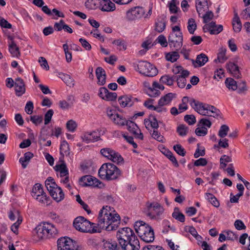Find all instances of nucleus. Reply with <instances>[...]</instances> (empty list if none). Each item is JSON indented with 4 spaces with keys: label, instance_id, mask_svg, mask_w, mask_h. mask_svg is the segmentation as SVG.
<instances>
[{
    "label": "nucleus",
    "instance_id": "412c9836",
    "mask_svg": "<svg viewBox=\"0 0 250 250\" xmlns=\"http://www.w3.org/2000/svg\"><path fill=\"white\" fill-rule=\"evenodd\" d=\"M100 8L102 11L112 12L115 10V4L110 0H101L100 2Z\"/></svg>",
    "mask_w": 250,
    "mask_h": 250
},
{
    "label": "nucleus",
    "instance_id": "ea45409f",
    "mask_svg": "<svg viewBox=\"0 0 250 250\" xmlns=\"http://www.w3.org/2000/svg\"><path fill=\"white\" fill-rule=\"evenodd\" d=\"M43 192L44 191L43 190L42 186L41 184L37 183L34 185L32 189V196L34 198H35L37 196H39V195L43 193Z\"/></svg>",
    "mask_w": 250,
    "mask_h": 250
},
{
    "label": "nucleus",
    "instance_id": "a18cd8bd",
    "mask_svg": "<svg viewBox=\"0 0 250 250\" xmlns=\"http://www.w3.org/2000/svg\"><path fill=\"white\" fill-rule=\"evenodd\" d=\"M188 30L190 34H193L197 28L195 21L193 18H190L188 22Z\"/></svg>",
    "mask_w": 250,
    "mask_h": 250
},
{
    "label": "nucleus",
    "instance_id": "69168bd1",
    "mask_svg": "<svg viewBox=\"0 0 250 250\" xmlns=\"http://www.w3.org/2000/svg\"><path fill=\"white\" fill-rule=\"evenodd\" d=\"M100 152L103 156L108 158L112 153H113V150L110 148H104L101 149Z\"/></svg>",
    "mask_w": 250,
    "mask_h": 250
},
{
    "label": "nucleus",
    "instance_id": "c03bdc74",
    "mask_svg": "<svg viewBox=\"0 0 250 250\" xmlns=\"http://www.w3.org/2000/svg\"><path fill=\"white\" fill-rule=\"evenodd\" d=\"M112 153V154H111L108 158L109 160H110L112 162L117 164H119L123 161L124 159L123 157L118 152H117L113 150V153Z\"/></svg>",
    "mask_w": 250,
    "mask_h": 250
},
{
    "label": "nucleus",
    "instance_id": "864d4df0",
    "mask_svg": "<svg viewBox=\"0 0 250 250\" xmlns=\"http://www.w3.org/2000/svg\"><path fill=\"white\" fill-rule=\"evenodd\" d=\"M229 131V127L228 125H223L221 126L218 132V135L221 138H224L228 134V133Z\"/></svg>",
    "mask_w": 250,
    "mask_h": 250
},
{
    "label": "nucleus",
    "instance_id": "4c0bfd02",
    "mask_svg": "<svg viewBox=\"0 0 250 250\" xmlns=\"http://www.w3.org/2000/svg\"><path fill=\"white\" fill-rule=\"evenodd\" d=\"M172 216L180 222L183 223L185 221V215L180 211L179 208L178 207L174 208V211L172 214Z\"/></svg>",
    "mask_w": 250,
    "mask_h": 250
},
{
    "label": "nucleus",
    "instance_id": "cd10ccee",
    "mask_svg": "<svg viewBox=\"0 0 250 250\" xmlns=\"http://www.w3.org/2000/svg\"><path fill=\"white\" fill-rule=\"evenodd\" d=\"M232 24L234 31L236 33L240 32L242 29V23L237 13L234 14Z\"/></svg>",
    "mask_w": 250,
    "mask_h": 250
},
{
    "label": "nucleus",
    "instance_id": "9d476101",
    "mask_svg": "<svg viewBox=\"0 0 250 250\" xmlns=\"http://www.w3.org/2000/svg\"><path fill=\"white\" fill-rule=\"evenodd\" d=\"M58 250H78L76 242L68 237H62L57 241Z\"/></svg>",
    "mask_w": 250,
    "mask_h": 250
},
{
    "label": "nucleus",
    "instance_id": "13d9d810",
    "mask_svg": "<svg viewBox=\"0 0 250 250\" xmlns=\"http://www.w3.org/2000/svg\"><path fill=\"white\" fill-rule=\"evenodd\" d=\"M117 97V94L115 92H107L106 97L103 98V100L107 101H113L116 100Z\"/></svg>",
    "mask_w": 250,
    "mask_h": 250
},
{
    "label": "nucleus",
    "instance_id": "72a5a7b5",
    "mask_svg": "<svg viewBox=\"0 0 250 250\" xmlns=\"http://www.w3.org/2000/svg\"><path fill=\"white\" fill-rule=\"evenodd\" d=\"M59 77L67 84V85L73 86L74 85V81L70 75L64 73H60Z\"/></svg>",
    "mask_w": 250,
    "mask_h": 250
},
{
    "label": "nucleus",
    "instance_id": "c85d7f7f",
    "mask_svg": "<svg viewBox=\"0 0 250 250\" xmlns=\"http://www.w3.org/2000/svg\"><path fill=\"white\" fill-rule=\"evenodd\" d=\"M103 242V247L105 250H122L117 243L114 241L104 240Z\"/></svg>",
    "mask_w": 250,
    "mask_h": 250
},
{
    "label": "nucleus",
    "instance_id": "bf43d9fd",
    "mask_svg": "<svg viewBox=\"0 0 250 250\" xmlns=\"http://www.w3.org/2000/svg\"><path fill=\"white\" fill-rule=\"evenodd\" d=\"M63 48L65 55V58L67 62H69L72 60L71 53L68 51V46L66 43L63 44Z\"/></svg>",
    "mask_w": 250,
    "mask_h": 250
},
{
    "label": "nucleus",
    "instance_id": "c756f323",
    "mask_svg": "<svg viewBox=\"0 0 250 250\" xmlns=\"http://www.w3.org/2000/svg\"><path fill=\"white\" fill-rule=\"evenodd\" d=\"M176 77L174 75L170 76L169 75H165L160 79V82L163 84H167L168 86H171L173 84Z\"/></svg>",
    "mask_w": 250,
    "mask_h": 250
},
{
    "label": "nucleus",
    "instance_id": "39448f33",
    "mask_svg": "<svg viewBox=\"0 0 250 250\" xmlns=\"http://www.w3.org/2000/svg\"><path fill=\"white\" fill-rule=\"evenodd\" d=\"M98 173L102 179L112 180L118 178L121 175V171L114 164L108 163L101 166Z\"/></svg>",
    "mask_w": 250,
    "mask_h": 250
},
{
    "label": "nucleus",
    "instance_id": "8fccbe9b",
    "mask_svg": "<svg viewBox=\"0 0 250 250\" xmlns=\"http://www.w3.org/2000/svg\"><path fill=\"white\" fill-rule=\"evenodd\" d=\"M76 201L81 205L83 209L89 214L91 213V210L89 208L88 206L85 204L81 199L80 196L78 194L76 196Z\"/></svg>",
    "mask_w": 250,
    "mask_h": 250
},
{
    "label": "nucleus",
    "instance_id": "37998d69",
    "mask_svg": "<svg viewBox=\"0 0 250 250\" xmlns=\"http://www.w3.org/2000/svg\"><path fill=\"white\" fill-rule=\"evenodd\" d=\"M180 57V55L178 51H172L167 53L166 55V59L167 61L171 62H176Z\"/></svg>",
    "mask_w": 250,
    "mask_h": 250
},
{
    "label": "nucleus",
    "instance_id": "4468645a",
    "mask_svg": "<svg viewBox=\"0 0 250 250\" xmlns=\"http://www.w3.org/2000/svg\"><path fill=\"white\" fill-rule=\"evenodd\" d=\"M81 185L83 187L93 186L100 188L102 183L97 178L91 176L85 175L82 177L80 180Z\"/></svg>",
    "mask_w": 250,
    "mask_h": 250
},
{
    "label": "nucleus",
    "instance_id": "774afa93",
    "mask_svg": "<svg viewBox=\"0 0 250 250\" xmlns=\"http://www.w3.org/2000/svg\"><path fill=\"white\" fill-rule=\"evenodd\" d=\"M234 225L237 230L245 229L246 228V226L241 220H236L234 222Z\"/></svg>",
    "mask_w": 250,
    "mask_h": 250
},
{
    "label": "nucleus",
    "instance_id": "6ab92c4d",
    "mask_svg": "<svg viewBox=\"0 0 250 250\" xmlns=\"http://www.w3.org/2000/svg\"><path fill=\"white\" fill-rule=\"evenodd\" d=\"M107 116L114 123L120 125H125L127 120L117 113H113L112 110L107 111Z\"/></svg>",
    "mask_w": 250,
    "mask_h": 250
},
{
    "label": "nucleus",
    "instance_id": "e2e57ef3",
    "mask_svg": "<svg viewBox=\"0 0 250 250\" xmlns=\"http://www.w3.org/2000/svg\"><path fill=\"white\" fill-rule=\"evenodd\" d=\"M184 120L189 125H192L196 123V118L193 115H186L184 117Z\"/></svg>",
    "mask_w": 250,
    "mask_h": 250
},
{
    "label": "nucleus",
    "instance_id": "f704fd0d",
    "mask_svg": "<svg viewBox=\"0 0 250 250\" xmlns=\"http://www.w3.org/2000/svg\"><path fill=\"white\" fill-rule=\"evenodd\" d=\"M60 154L62 156H67L70 153L69 145L66 141H63L61 143L60 147Z\"/></svg>",
    "mask_w": 250,
    "mask_h": 250
},
{
    "label": "nucleus",
    "instance_id": "c9c22d12",
    "mask_svg": "<svg viewBox=\"0 0 250 250\" xmlns=\"http://www.w3.org/2000/svg\"><path fill=\"white\" fill-rule=\"evenodd\" d=\"M55 169L56 171L60 172L61 177H64L68 175V171L64 163H62L60 165H57L55 166Z\"/></svg>",
    "mask_w": 250,
    "mask_h": 250
},
{
    "label": "nucleus",
    "instance_id": "e433bc0d",
    "mask_svg": "<svg viewBox=\"0 0 250 250\" xmlns=\"http://www.w3.org/2000/svg\"><path fill=\"white\" fill-rule=\"evenodd\" d=\"M152 118L151 120L147 119H145L144 123L146 127L147 128L148 126L150 125L153 129H157L159 127L158 121L155 117L152 116Z\"/></svg>",
    "mask_w": 250,
    "mask_h": 250
},
{
    "label": "nucleus",
    "instance_id": "6e6d98bb",
    "mask_svg": "<svg viewBox=\"0 0 250 250\" xmlns=\"http://www.w3.org/2000/svg\"><path fill=\"white\" fill-rule=\"evenodd\" d=\"M77 126V125L76 122L72 120L68 121L66 123V128L68 131L71 132H74Z\"/></svg>",
    "mask_w": 250,
    "mask_h": 250
},
{
    "label": "nucleus",
    "instance_id": "4be33fe9",
    "mask_svg": "<svg viewBox=\"0 0 250 250\" xmlns=\"http://www.w3.org/2000/svg\"><path fill=\"white\" fill-rule=\"evenodd\" d=\"M96 76L98 79L97 83L99 85H104L106 83V73L101 67H98L96 69Z\"/></svg>",
    "mask_w": 250,
    "mask_h": 250
},
{
    "label": "nucleus",
    "instance_id": "de8ad7c7",
    "mask_svg": "<svg viewBox=\"0 0 250 250\" xmlns=\"http://www.w3.org/2000/svg\"><path fill=\"white\" fill-rule=\"evenodd\" d=\"M45 185L49 192L57 186L54 179L51 177H49L46 179L45 182Z\"/></svg>",
    "mask_w": 250,
    "mask_h": 250
},
{
    "label": "nucleus",
    "instance_id": "4d7b16f0",
    "mask_svg": "<svg viewBox=\"0 0 250 250\" xmlns=\"http://www.w3.org/2000/svg\"><path fill=\"white\" fill-rule=\"evenodd\" d=\"M30 121L36 125H37L42 122V117L39 115L31 116L30 117Z\"/></svg>",
    "mask_w": 250,
    "mask_h": 250
},
{
    "label": "nucleus",
    "instance_id": "423d86ee",
    "mask_svg": "<svg viewBox=\"0 0 250 250\" xmlns=\"http://www.w3.org/2000/svg\"><path fill=\"white\" fill-rule=\"evenodd\" d=\"M73 226L77 230L82 232L93 233L99 231L96 227V224L91 223L83 216L76 218Z\"/></svg>",
    "mask_w": 250,
    "mask_h": 250
},
{
    "label": "nucleus",
    "instance_id": "052dcab7",
    "mask_svg": "<svg viewBox=\"0 0 250 250\" xmlns=\"http://www.w3.org/2000/svg\"><path fill=\"white\" fill-rule=\"evenodd\" d=\"M54 111L52 109H49L45 114L44 115V124L48 125L51 121L52 117L53 115Z\"/></svg>",
    "mask_w": 250,
    "mask_h": 250
},
{
    "label": "nucleus",
    "instance_id": "6e6552de",
    "mask_svg": "<svg viewBox=\"0 0 250 250\" xmlns=\"http://www.w3.org/2000/svg\"><path fill=\"white\" fill-rule=\"evenodd\" d=\"M135 70L147 77H154L158 74L157 69L146 61H140L135 65Z\"/></svg>",
    "mask_w": 250,
    "mask_h": 250
},
{
    "label": "nucleus",
    "instance_id": "bb28decb",
    "mask_svg": "<svg viewBox=\"0 0 250 250\" xmlns=\"http://www.w3.org/2000/svg\"><path fill=\"white\" fill-rule=\"evenodd\" d=\"M176 94L172 93H168L164 96L161 97L158 101V105L163 106L169 104L172 99L175 97Z\"/></svg>",
    "mask_w": 250,
    "mask_h": 250
},
{
    "label": "nucleus",
    "instance_id": "f3484780",
    "mask_svg": "<svg viewBox=\"0 0 250 250\" xmlns=\"http://www.w3.org/2000/svg\"><path fill=\"white\" fill-rule=\"evenodd\" d=\"M83 142L89 143L91 142L97 141L100 139V135L98 131L85 132L82 137Z\"/></svg>",
    "mask_w": 250,
    "mask_h": 250
},
{
    "label": "nucleus",
    "instance_id": "473e14b6",
    "mask_svg": "<svg viewBox=\"0 0 250 250\" xmlns=\"http://www.w3.org/2000/svg\"><path fill=\"white\" fill-rule=\"evenodd\" d=\"M33 156V154L31 152H27L24 154L23 157L20 158L19 162L21 164L23 168H25L27 167V164L26 163H28Z\"/></svg>",
    "mask_w": 250,
    "mask_h": 250
},
{
    "label": "nucleus",
    "instance_id": "79ce46f5",
    "mask_svg": "<svg viewBox=\"0 0 250 250\" xmlns=\"http://www.w3.org/2000/svg\"><path fill=\"white\" fill-rule=\"evenodd\" d=\"M207 199L215 208H218L220 203L217 199L212 194L210 193H206Z\"/></svg>",
    "mask_w": 250,
    "mask_h": 250
},
{
    "label": "nucleus",
    "instance_id": "3c124183",
    "mask_svg": "<svg viewBox=\"0 0 250 250\" xmlns=\"http://www.w3.org/2000/svg\"><path fill=\"white\" fill-rule=\"evenodd\" d=\"M226 49L224 48H221L219 49V52L218 53L217 60L220 62H224L227 58L226 57Z\"/></svg>",
    "mask_w": 250,
    "mask_h": 250
},
{
    "label": "nucleus",
    "instance_id": "7c9ffc66",
    "mask_svg": "<svg viewBox=\"0 0 250 250\" xmlns=\"http://www.w3.org/2000/svg\"><path fill=\"white\" fill-rule=\"evenodd\" d=\"M207 5V0H196V9L199 15L205 11L204 8Z\"/></svg>",
    "mask_w": 250,
    "mask_h": 250
},
{
    "label": "nucleus",
    "instance_id": "f257e3e1",
    "mask_svg": "<svg viewBox=\"0 0 250 250\" xmlns=\"http://www.w3.org/2000/svg\"><path fill=\"white\" fill-rule=\"evenodd\" d=\"M120 217L115 213L113 208L106 206L103 207L99 213L98 223L96 227L98 229L97 232H101L102 229L112 231L117 229L120 224Z\"/></svg>",
    "mask_w": 250,
    "mask_h": 250
},
{
    "label": "nucleus",
    "instance_id": "5fc2aeb1",
    "mask_svg": "<svg viewBox=\"0 0 250 250\" xmlns=\"http://www.w3.org/2000/svg\"><path fill=\"white\" fill-rule=\"evenodd\" d=\"M173 149L179 155L184 156L186 155V151L185 149L180 145L177 144L174 145L173 146Z\"/></svg>",
    "mask_w": 250,
    "mask_h": 250
},
{
    "label": "nucleus",
    "instance_id": "dca6fc26",
    "mask_svg": "<svg viewBox=\"0 0 250 250\" xmlns=\"http://www.w3.org/2000/svg\"><path fill=\"white\" fill-rule=\"evenodd\" d=\"M118 101L121 106L123 107L126 106L131 107L135 102L138 101V99L130 95H125L120 96L118 98Z\"/></svg>",
    "mask_w": 250,
    "mask_h": 250
},
{
    "label": "nucleus",
    "instance_id": "20e7f679",
    "mask_svg": "<svg viewBox=\"0 0 250 250\" xmlns=\"http://www.w3.org/2000/svg\"><path fill=\"white\" fill-rule=\"evenodd\" d=\"M134 229L141 239L146 243L152 242L154 240L153 229L143 221H137L134 224Z\"/></svg>",
    "mask_w": 250,
    "mask_h": 250
},
{
    "label": "nucleus",
    "instance_id": "49530a36",
    "mask_svg": "<svg viewBox=\"0 0 250 250\" xmlns=\"http://www.w3.org/2000/svg\"><path fill=\"white\" fill-rule=\"evenodd\" d=\"M226 86L232 90H235L237 88V85L236 82L233 79L230 78H227L225 81Z\"/></svg>",
    "mask_w": 250,
    "mask_h": 250
},
{
    "label": "nucleus",
    "instance_id": "393cba45",
    "mask_svg": "<svg viewBox=\"0 0 250 250\" xmlns=\"http://www.w3.org/2000/svg\"><path fill=\"white\" fill-rule=\"evenodd\" d=\"M189 75V72L188 70L183 71L181 74L175 76V80L177 82V85L180 88H184L186 84V79Z\"/></svg>",
    "mask_w": 250,
    "mask_h": 250
},
{
    "label": "nucleus",
    "instance_id": "ddd939ff",
    "mask_svg": "<svg viewBox=\"0 0 250 250\" xmlns=\"http://www.w3.org/2000/svg\"><path fill=\"white\" fill-rule=\"evenodd\" d=\"M145 10L142 7H135L126 12V18L128 21H133L141 18L145 14Z\"/></svg>",
    "mask_w": 250,
    "mask_h": 250
},
{
    "label": "nucleus",
    "instance_id": "680f3d73",
    "mask_svg": "<svg viewBox=\"0 0 250 250\" xmlns=\"http://www.w3.org/2000/svg\"><path fill=\"white\" fill-rule=\"evenodd\" d=\"M213 17L214 14L212 11H207L203 16V22L206 23H208L209 21L213 19Z\"/></svg>",
    "mask_w": 250,
    "mask_h": 250
},
{
    "label": "nucleus",
    "instance_id": "1a4fd4ad",
    "mask_svg": "<svg viewBox=\"0 0 250 250\" xmlns=\"http://www.w3.org/2000/svg\"><path fill=\"white\" fill-rule=\"evenodd\" d=\"M168 41L170 47L178 51L183 45L182 32L170 33L168 37Z\"/></svg>",
    "mask_w": 250,
    "mask_h": 250
},
{
    "label": "nucleus",
    "instance_id": "603ef678",
    "mask_svg": "<svg viewBox=\"0 0 250 250\" xmlns=\"http://www.w3.org/2000/svg\"><path fill=\"white\" fill-rule=\"evenodd\" d=\"M9 218L12 220H15L16 218H17V219L19 218H22V217L20 215V211L17 209H13L12 210H10L8 213Z\"/></svg>",
    "mask_w": 250,
    "mask_h": 250
},
{
    "label": "nucleus",
    "instance_id": "2eb2a0df",
    "mask_svg": "<svg viewBox=\"0 0 250 250\" xmlns=\"http://www.w3.org/2000/svg\"><path fill=\"white\" fill-rule=\"evenodd\" d=\"M125 125L127 126L128 131L134 134L136 138L140 140L143 139V134L141 133V130L135 123L131 121L127 120Z\"/></svg>",
    "mask_w": 250,
    "mask_h": 250
},
{
    "label": "nucleus",
    "instance_id": "58836bf2",
    "mask_svg": "<svg viewBox=\"0 0 250 250\" xmlns=\"http://www.w3.org/2000/svg\"><path fill=\"white\" fill-rule=\"evenodd\" d=\"M9 50L13 57H18L20 55L19 48L14 41L9 43Z\"/></svg>",
    "mask_w": 250,
    "mask_h": 250
},
{
    "label": "nucleus",
    "instance_id": "f8f14e48",
    "mask_svg": "<svg viewBox=\"0 0 250 250\" xmlns=\"http://www.w3.org/2000/svg\"><path fill=\"white\" fill-rule=\"evenodd\" d=\"M122 250H139L140 246L137 236L125 240L124 245H120Z\"/></svg>",
    "mask_w": 250,
    "mask_h": 250
},
{
    "label": "nucleus",
    "instance_id": "f03ea898",
    "mask_svg": "<svg viewBox=\"0 0 250 250\" xmlns=\"http://www.w3.org/2000/svg\"><path fill=\"white\" fill-rule=\"evenodd\" d=\"M58 233L56 227L49 222H43L38 225L33 231L34 239L37 241L54 237Z\"/></svg>",
    "mask_w": 250,
    "mask_h": 250
},
{
    "label": "nucleus",
    "instance_id": "b1692460",
    "mask_svg": "<svg viewBox=\"0 0 250 250\" xmlns=\"http://www.w3.org/2000/svg\"><path fill=\"white\" fill-rule=\"evenodd\" d=\"M227 70L235 78L241 77V73L237 65L232 62H229L227 64Z\"/></svg>",
    "mask_w": 250,
    "mask_h": 250
},
{
    "label": "nucleus",
    "instance_id": "0e129e2a",
    "mask_svg": "<svg viewBox=\"0 0 250 250\" xmlns=\"http://www.w3.org/2000/svg\"><path fill=\"white\" fill-rule=\"evenodd\" d=\"M22 220V218H19V219H17V222L11 226V229L14 233H18L19 227L21 224Z\"/></svg>",
    "mask_w": 250,
    "mask_h": 250
},
{
    "label": "nucleus",
    "instance_id": "2f4dec72",
    "mask_svg": "<svg viewBox=\"0 0 250 250\" xmlns=\"http://www.w3.org/2000/svg\"><path fill=\"white\" fill-rule=\"evenodd\" d=\"M166 17H163L160 20L158 21L155 22V30L159 33L162 32L166 28Z\"/></svg>",
    "mask_w": 250,
    "mask_h": 250
},
{
    "label": "nucleus",
    "instance_id": "a19ab883",
    "mask_svg": "<svg viewBox=\"0 0 250 250\" xmlns=\"http://www.w3.org/2000/svg\"><path fill=\"white\" fill-rule=\"evenodd\" d=\"M189 100V98L188 97L185 96L182 99V103L179 104L178 109L180 111V112L182 113L186 110L188 109V102L190 103V101L191 100Z\"/></svg>",
    "mask_w": 250,
    "mask_h": 250
},
{
    "label": "nucleus",
    "instance_id": "09e8293b",
    "mask_svg": "<svg viewBox=\"0 0 250 250\" xmlns=\"http://www.w3.org/2000/svg\"><path fill=\"white\" fill-rule=\"evenodd\" d=\"M188 130V127L184 125H180L177 127V132L181 136H185L187 135Z\"/></svg>",
    "mask_w": 250,
    "mask_h": 250
},
{
    "label": "nucleus",
    "instance_id": "338daca9",
    "mask_svg": "<svg viewBox=\"0 0 250 250\" xmlns=\"http://www.w3.org/2000/svg\"><path fill=\"white\" fill-rule=\"evenodd\" d=\"M155 42H157L163 47H167V46L168 43L167 39L163 35L159 36Z\"/></svg>",
    "mask_w": 250,
    "mask_h": 250
},
{
    "label": "nucleus",
    "instance_id": "5701e85b",
    "mask_svg": "<svg viewBox=\"0 0 250 250\" xmlns=\"http://www.w3.org/2000/svg\"><path fill=\"white\" fill-rule=\"evenodd\" d=\"M206 28L209 32L210 34L216 35L220 33L223 29L222 25H216L215 22L211 21L205 25Z\"/></svg>",
    "mask_w": 250,
    "mask_h": 250
},
{
    "label": "nucleus",
    "instance_id": "9b49d317",
    "mask_svg": "<svg viewBox=\"0 0 250 250\" xmlns=\"http://www.w3.org/2000/svg\"><path fill=\"white\" fill-rule=\"evenodd\" d=\"M136 236L134 232L130 228L126 227L119 229L117 233V238L120 245H124L126 239Z\"/></svg>",
    "mask_w": 250,
    "mask_h": 250
},
{
    "label": "nucleus",
    "instance_id": "0eeeda50",
    "mask_svg": "<svg viewBox=\"0 0 250 250\" xmlns=\"http://www.w3.org/2000/svg\"><path fill=\"white\" fill-rule=\"evenodd\" d=\"M146 215L151 220H161L164 211V208L158 203H147Z\"/></svg>",
    "mask_w": 250,
    "mask_h": 250
},
{
    "label": "nucleus",
    "instance_id": "aec40b11",
    "mask_svg": "<svg viewBox=\"0 0 250 250\" xmlns=\"http://www.w3.org/2000/svg\"><path fill=\"white\" fill-rule=\"evenodd\" d=\"M50 195L56 202H59L62 200L64 197V194L62 189L57 186L49 192Z\"/></svg>",
    "mask_w": 250,
    "mask_h": 250
},
{
    "label": "nucleus",
    "instance_id": "7ed1b4c3",
    "mask_svg": "<svg viewBox=\"0 0 250 250\" xmlns=\"http://www.w3.org/2000/svg\"><path fill=\"white\" fill-rule=\"evenodd\" d=\"M191 106L203 116L213 117L216 119L222 118L220 110L214 106L196 101L194 99L190 101Z\"/></svg>",
    "mask_w": 250,
    "mask_h": 250
},
{
    "label": "nucleus",
    "instance_id": "a211bd4d",
    "mask_svg": "<svg viewBox=\"0 0 250 250\" xmlns=\"http://www.w3.org/2000/svg\"><path fill=\"white\" fill-rule=\"evenodd\" d=\"M15 90L16 95L18 97L21 96L25 93V85L23 80L21 78H17L15 81Z\"/></svg>",
    "mask_w": 250,
    "mask_h": 250
},
{
    "label": "nucleus",
    "instance_id": "a878e982",
    "mask_svg": "<svg viewBox=\"0 0 250 250\" xmlns=\"http://www.w3.org/2000/svg\"><path fill=\"white\" fill-rule=\"evenodd\" d=\"M192 63L195 67L203 66L208 61V58L206 55L201 53L198 55L195 61L192 60Z\"/></svg>",
    "mask_w": 250,
    "mask_h": 250
}]
</instances>
